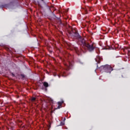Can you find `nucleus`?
Listing matches in <instances>:
<instances>
[{"label": "nucleus", "mask_w": 130, "mask_h": 130, "mask_svg": "<svg viewBox=\"0 0 130 130\" xmlns=\"http://www.w3.org/2000/svg\"><path fill=\"white\" fill-rule=\"evenodd\" d=\"M79 44L81 45L82 47H83L84 49H87L90 52L93 51L94 49H95V43H91L89 44L88 42L86 41L84 39L80 38L79 40Z\"/></svg>", "instance_id": "1"}, {"label": "nucleus", "mask_w": 130, "mask_h": 130, "mask_svg": "<svg viewBox=\"0 0 130 130\" xmlns=\"http://www.w3.org/2000/svg\"><path fill=\"white\" fill-rule=\"evenodd\" d=\"M100 69L101 71H103L105 72V73H109V74L111 73V72L113 71V68L109 64L102 66L100 67Z\"/></svg>", "instance_id": "2"}, {"label": "nucleus", "mask_w": 130, "mask_h": 130, "mask_svg": "<svg viewBox=\"0 0 130 130\" xmlns=\"http://www.w3.org/2000/svg\"><path fill=\"white\" fill-rule=\"evenodd\" d=\"M68 31L69 34H74L75 37H76L77 38H81V36L78 33V30L75 28H73L71 26H69Z\"/></svg>", "instance_id": "3"}, {"label": "nucleus", "mask_w": 130, "mask_h": 130, "mask_svg": "<svg viewBox=\"0 0 130 130\" xmlns=\"http://www.w3.org/2000/svg\"><path fill=\"white\" fill-rule=\"evenodd\" d=\"M72 67H73V64H72L70 62H69V64H65V69L66 71H70V70L72 69Z\"/></svg>", "instance_id": "4"}, {"label": "nucleus", "mask_w": 130, "mask_h": 130, "mask_svg": "<svg viewBox=\"0 0 130 130\" xmlns=\"http://www.w3.org/2000/svg\"><path fill=\"white\" fill-rule=\"evenodd\" d=\"M95 59V61L97 62V63H100V62H101V60H102L103 58H102V57L98 56Z\"/></svg>", "instance_id": "5"}, {"label": "nucleus", "mask_w": 130, "mask_h": 130, "mask_svg": "<svg viewBox=\"0 0 130 130\" xmlns=\"http://www.w3.org/2000/svg\"><path fill=\"white\" fill-rule=\"evenodd\" d=\"M87 9H88L90 12H93V11H94V8H93V7L87 6V8H86V9L85 10V14H88V10Z\"/></svg>", "instance_id": "6"}, {"label": "nucleus", "mask_w": 130, "mask_h": 130, "mask_svg": "<svg viewBox=\"0 0 130 130\" xmlns=\"http://www.w3.org/2000/svg\"><path fill=\"white\" fill-rule=\"evenodd\" d=\"M62 103H63V101L58 102V106L57 108V109H59V108H60V106H61V105H62Z\"/></svg>", "instance_id": "7"}, {"label": "nucleus", "mask_w": 130, "mask_h": 130, "mask_svg": "<svg viewBox=\"0 0 130 130\" xmlns=\"http://www.w3.org/2000/svg\"><path fill=\"white\" fill-rule=\"evenodd\" d=\"M43 86L45 87V88H48V87H49V85L47 82H44L43 83Z\"/></svg>", "instance_id": "8"}, {"label": "nucleus", "mask_w": 130, "mask_h": 130, "mask_svg": "<svg viewBox=\"0 0 130 130\" xmlns=\"http://www.w3.org/2000/svg\"><path fill=\"white\" fill-rule=\"evenodd\" d=\"M36 100V98L32 97L31 98V102H34Z\"/></svg>", "instance_id": "9"}, {"label": "nucleus", "mask_w": 130, "mask_h": 130, "mask_svg": "<svg viewBox=\"0 0 130 130\" xmlns=\"http://www.w3.org/2000/svg\"><path fill=\"white\" fill-rule=\"evenodd\" d=\"M59 24H61V19L60 18H57Z\"/></svg>", "instance_id": "10"}, {"label": "nucleus", "mask_w": 130, "mask_h": 130, "mask_svg": "<svg viewBox=\"0 0 130 130\" xmlns=\"http://www.w3.org/2000/svg\"><path fill=\"white\" fill-rule=\"evenodd\" d=\"M75 51L77 53H78V52H80V51L79 50V49L78 48H75Z\"/></svg>", "instance_id": "11"}, {"label": "nucleus", "mask_w": 130, "mask_h": 130, "mask_svg": "<svg viewBox=\"0 0 130 130\" xmlns=\"http://www.w3.org/2000/svg\"><path fill=\"white\" fill-rule=\"evenodd\" d=\"M21 78H22V79H24V78H25V75L24 74H21L20 75Z\"/></svg>", "instance_id": "12"}, {"label": "nucleus", "mask_w": 130, "mask_h": 130, "mask_svg": "<svg viewBox=\"0 0 130 130\" xmlns=\"http://www.w3.org/2000/svg\"><path fill=\"white\" fill-rule=\"evenodd\" d=\"M60 125H64V122H60Z\"/></svg>", "instance_id": "13"}, {"label": "nucleus", "mask_w": 130, "mask_h": 130, "mask_svg": "<svg viewBox=\"0 0 130 130\" xmlns=\"http://www.w3.org/2000/svg\"><path fill=\"white\" fill-rule=\"evenodd\" d=\"M64 74H66V73H64V74H61L62 77H66V75H64Z\"/></svg>", "instance_id": "14"}, {"label": "nucleus", "mask_w": 130, "mask_h": 130, "mask_svg": "<svg viewBox=\"0 0 130 130\" xmlns=\"http://www.w3.org/2000/svg\"><path fill=\"white\" fill-rule=\"evenodd\" d=\"M12 76L13 77H15V74H14V73H12Z\"/></svg>", "instance_id": "15"}, {"label": "nucleus", "mask_w": 130, "mask_h": 130, "mask_svg": "<svg viewBox=\"0 0 130 130\" xmlns=\"http://www.w3.org/2000/svg\"><path fill=\"white\" fill-rule=\"evenodd\" d=\"M87 23H88L89 24H90V21H87Z\"/></svg>", "instance_id": "16"}, {"label": "nucleus", "mask_w": 130, "mask_h": 130, "mask_svg": "<svg viewBox=\"0 0 130 130\" xmlns=\"http://www.w3.org/2000/svg\"><path fill=\"white\" fill-rule=\"evenodd\" d=\"M48 8L49 9V10H50V8L49 7H48Z\"/></svg>", "instance_id": "17"}, {"label": "nucleus", "mask_w": 130, "mask_h": 130, "mask_svg": "<svg viewBox=\"0 0 130 130\" xmlns=\"http://www.w3.org/2000/svg\"><path fill=\"white\" fill-rule=\"evenodd\" d=\"M91 1H92V0H89V2H91Z\"/></svg>", "instance_id": "18"}, {"label": "nucleus", "mask_w": 130, "mask_h": 130, "mask_svg": "<svg viewBox=\"0 0 130 130\" xmlns=\"http://www.w3.org/2000/svg\"><path fill=\"white\" fill-rule=\"evenodd\" d=\"M53 16H54V17H55V15L54 14Z\"/></svg>", "instance_id": "19"}, {"label": "nucleus", "mask_w": 130, "mask_h": 130, "mask_svg": "<svg viewBox=\"0 0 130 130\" xmlns=\"http://www.w3.org/2000/svg\"><path fill=\"white\" fill-rule=\"evenodd\" d=\"M64 120H66V118H64Z\"/></svg>", "instance_id": "20"}, {"label": "nucleus", "mask_w": 130, "mask_h": 130, "mask_svg": "<svg viewBox=\"0 0 130 130\" xmlns=\"http://www.w3.org/2000/svg\"><path fill=\"white\" fill-rule=\"evenodd\" d=\"M59 78H60V76H59Z\"/></svg>", "instance_id": "21"}, {"label": "nucleus", "mask_w": 130, "mask_h": 130, "mask_svg": "<svg viewBox=\"0 0 130 130\" xmlns=\"http://www.w3.org/2000/svg\"><path fill=\"white\" fill-rule=\"evenodd\" d=\"M97 68H98V66H97Z\"/></svg>", "instance_id": "22"}, {"label": "nucleus", "mask_w": 130, "mask_h": 130, "mask_svg": "<svg viewBox=\"0 0 130 130\" xmlns=\"http://www.w3.org/2000/svg\"><path fill=\"white\" fill-rule=\"evenodd\" d=\"M46 90H47V88H46Z\"/></svg>", "instance_id": "23"}, {"label": "nucleus", "mask_w": 130, "mask_h": 130, "mask_svg": "<svg viewBox=\"0 0 130 130\" xmlns=\"http://www.w3.org/2000/svg\"><path fill=\"white\" fill-rule=\"evenodd\" d=\"M84 3L85 4V2H84Z\"/></svg>", "instance_id": "24"}]
</instances>
